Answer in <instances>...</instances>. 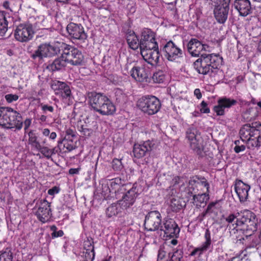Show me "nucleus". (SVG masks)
Wrapping results in <instances>:
<instances>
[{"instance_id":"obj_12","label":"nucleus","mask_w":261,"mask_h":261,"mask_svg":"<svg viewBox=\"0 0 261 261\" xmlns=\"http://www.w3.org/2000/svg\"><path fill=\"white\" fill-rule=\"evenodd\" d=\"M131 76L139 82H147L150 74L149 67L144 64L133 67L130 71Z\"/></svg>"},{"instance_id":"obj_35","label":"nucleus","mask_w":261,"mask_h":261,"mask_svg":"<svg viewBox=\"0 0 261 261\" xmlns=\"http://www.w3.org/2000/svg\"><path fill=\"white\" fill-rule=\"evenodd\" d=\"M166 78L167 75L162 70L155 72L152 76L153 81L156 83H163L166 81Z\"/></svg>"},{"instance_id":"obj_41","label":"nucleus","mask_w":261,"mask_h":261,"mask_svg":"<svg viewBox=\"0 0 261 261\" xmlns=\"http://www.w3.org/2000/svg\"><path fill=\"white\" fill-rule=\"evenodd\" d=\"M215 112L218 116H222L224 115L225 109L222 107V104L218 100V105L215 106L214 108Z\"/></svg>"},{"instance_id":"obj_6","label":"nucleus","mask_w":261,"mask_h":261,"mask_svg":"<svg viewBox=\"0 0 261 261\" xmlns=\"http://www.w3.org/2000/svg\"><path fill=\"white\" fill-rule=\"evenodd\" d=\"M22 125V119L20 114L11 108L7 107V115L5 117L3 126L8 128H16L20 129Z\"/></svg>"},{"instance_id":"obj_32","label":"nucleus","mask_w":261,"mask_h":261,"mask_svg":"<svg viewBox=\"0 0 261 261\" xmlns=\"http://www.w3.org/2000/svg\"><path fill=\"white\" fill-rule=\"evenodd\" d=\"M258 115V112L256 110L251 108L247 110L243 113V117L247 121H250L254 120Z\"/></svg>"},{"instance_id":"obj_5","label":"nucleus","mask_w":261,"mask_h":261,"mask_svg":"<svg viewBox=\"0 0 261 261\" xmlns=\"http://www.w3.org/2000/svg\"><path fill=\"white\" fill-rule=\"evenodd\" d=\"M60 48L54 43H43L40 44L37 49L31 55L33 59L51 57L60 51Z\"/></svg>"},{"instance_id":"obj_59","label":"nucleus","mask_w":261,"mask_h":261,"mask_svg":"<svg viewBox=\"0 0 261 261\" xmlns=\"http://www.w3.org/2000/svg\"><path fill=\"white\" fill-rule=\"evenodd\" d=\"M32 120L30 119H27L24 121V129L25 130L28 129L31 125Z\"/></svg>"},{"instance_id":"obj_11","label":"nucleus","mask_w":261,"mask_h":261,"mask_svg":"<svg viewBox=\"0 0 261 261\" xmlns=\"http://www.w3.org/2000/svg\"><path fill=\"white\" fill-rule=\"evenodd\" d=\"M34 31L31 24H21L17 27L14 33L15 39L21 42H27L33 37Z\"/></svg>"},{"instance_id":"obj_26","label":"nucleus","mask_w":261,"mask_h":261,"mask_svg":"<svg viewBox=\"0 0 261 261\" xmlns=\"http://www.w3.org/2000/svg\"><path fill=\"white\" fill-rule=\"evenodd\" d=\"M116 111V107L111 100L107 97L97 112L102 115H110Z\"/></svg>"},{"instance_id":"obj_9","label":"nucleus","mask_w":261,"mask_h":261,"mask_svg":"<svg viewBox=\"0 0 261 261\" xmlns=\"http://www.w3.org/2000/svg\"><path fill=\"white\" fill-rule=\"evenodd\" d=\"M164 57L170 61H175L182 57V50L172 41L167 42L162 49Z\"/></svg>"},{"instance_id":"obj_7","label":"nucleus","mask_w":261,"mask_h":261,"mask_svg":"<svg viewBox=\"0 0 261 261\" xmlns=\"http://www.w3.org/2000/svg\"><path fill=\"white\" fill-rule=\"evenodd\" d=\"M142 192V189L141 186L134 184L130 190L123 195L122 199L118 202L124 210L127 209L134 204L137 197Z\"/></svg>"},{"instance_id":"obj_29","label":"nucleus","mask_w":261,"mask_h":261,"mask_svg":"<svg viewBox=\"0 0 261 261\" xmlns=\"http://www.w3.org/2000/svg\"><path fill=\"white\" fill-rule=\"evenodd\" d=\"M123 210H124L123 208L122 207V206L118 201V202L112 204L107 208L106 215L108 217L111 218L116 216L121 213Z\"/></svg>"},{"instance_id":"obj_23","label":"nucleus","mask_w":261,"mask_h":261,"mask_svg":"<svg viewBox=\"0 0 261 261\" xmlns=\"http://www.w3.org/2000/svg\"><path fill=\"white\" fill-rule=\"evenodd\" d=\"M233 5L241 16H246L251 13L249 0H234Z\"/></svg>"},{"instance_id":"obj_10","label":"nucleus","mask_w":261,"mask_h":261,"mask_svg":"<svg viewBox=\"0 0 261 261\" xmlns=\"http://www.w3.org/2000/svg\"><path fill=\"white\" fill-rule=\"evenodd\" d=\"M63 53L68 63L71 65H80L83 62L84 56L81 51L76 48L73 47L66 48Z\"/></svg>"},{"instance_id":"obj_27","label":"nucleus","mask_w":261,"mask_h":261,"mask_svg":"<svg viewBox=\"0 0 261 261\" xmlns=\"http://www.w3.org/2000/svg\"><path fill=\"white\" fill-rule=\"evenodd\" d=\"M67 64L68 63L65 59V56L63 53L59 58L56 59L51 64L48 65L47 68L52 71L59 70L65 67Z\"/></svg>"},{"instance_id":"obj_48","label":"nucleus","mask_w":261,"mask_h":261,"mask_svg":"<svg viewBox=\"0 0 261 261\" xmlns=\"http://www.w3.org/2000/svg\"><path fill=\"white\" fill-rule=\"evenodd\" d=\"M240 141L239 140H236L234 141V144L236 145V146L234 148V150L237 153L244 151L246 148L244 145H240Z\"/></svg>"},{"instance_id":"obj_54","label":"nucleus","mask_w":261,"mask_h":261,"mask_svg":"<svg viewBox=\"0 0 261 261\" xmlns=\"http://www.w3.org/2000/svg\"><path fill=\"white\" fill-rule=\"evenodd\" d=\"M60 191V188L58 187H54L51 189L48 190V194L50 195H54L55 194H58Z\"/></svg>"},{"instance_id":"obj_14","label":"nucleus","mask_w":261,"mask_h":261,"mask_svg":"<svg viewBox=\"0 0 261 261\" xmlns=\"http://www.w3.org/2000/svg\"><path fill=\"white\" fill-rule=\"evenodd\" d=\"M51 87L55 94L60 97L63 100H66L71 96V92L70 87L64 82L59 81H54L51 84Z\"/></svg>"},{"instance_id":"obj_51","label":"nucleus","mask_w":261,"mask_h":261,"mask_svg":"<svg viewBox=\"0 0 261 261\" xmlns=\"http://www.w3.org/2000/svg\"><path fill=\"white\" fill-rule=\"evenodd\" d=\"M84 253L85 261H93L95 257L94 251H85Z\"/></svg>"},{"instance_id":"obj_45","label":"nucleus","mask_w":261,"mask_h":261,"mask_svg":"<svg viewBox=\"0 0 261 261\" xmlns=\"http://www.w3.org/2000/svg\"><path fill=\"white\" fill-rule=\"evenodd\" d=\"M7 107H0V125L3 126L5 117L7 115Z\"/></svg>"},{"instance_id":"obj_8","label":"nucleus","mask_w":261,"mask_h":261,"mask_svg":"<svg viewBox=\"0 0 261 261\" xmlns=\"http://www.w3.org/2000/svg\"><path fill=\"white\" fill-rule=\"evenodd\" d=\"M186 138L188 140L190 147L194 151L199 153L203 149V140L199 132L194 128L188 129L186 133Z\"/></svg>"},{"instance_id":"obj_22","label":"nucleus","mask_w":261,"mask_h":261,"mask_svg":"<svg viewBox=\"0 0 261 261\" xmlns=\"http://www.w3.org/2000/svg\"><path fill=\"white\" fill-rule=\"evenodd\" d=\"M229 10V7L227 5L222 4L215 7L214 13L218 22L221 24L225 22L228 17Z\"/></svg>"},{"instance_id":"obj_34","label":"nucleus","mask_w":261,"mask_h":261,"mask_svg":"<svg viewBox=\"0 0 261 261\" xmlns=\"http://www.w3.org/2000/svg\"><path fill=\"white\" fill-rule=\"evenodd\" d=\"M29 136V144H30L32 147L37 149V148H39L40 143L37 141V137L35 133L34 130H30L28 133Z\"/></svg>"},{"instance_id":"obj_40","label":"nucleus","mask_w":261,"mask_h":261,"mask_svg":"<svg viewBox=\"0 0 261 261\" xmlns=\"http://www.w3.org/2000/svg\"><path fill=\"white\" fill-rule=\"evenodd\" d=\"M0 261H12V254L11 251H5L0 254Z\"/></svg>"},{"instance_id":"obj_49","label":"nucleus","mask_w":261,"mask_h":261,"mask_svg":"<svg viewBox=\"0 0 261 261\" xmlns=\"http://www.w3.org/2000/svg\"><path fill=\"white\" fill-rule=\"evenodd\" d=\"M121 184V180L120 178H116L112 180L111 182V186L113 189H119L120 188V185Z\"/></svg>"},{"instance_id":"obj_33","label":"nucleus","mask_w":261,"mask_h":261,"mask_svg":"<svg viewBox=\"0 0 261 261\" xmlns=\"http://www.w3.org/2000/svg\"><path fill=\"white\" fill-rule=\"evenodd\" d=\"M8 30V23L3 11H0V36H3Z\"/></svg>"},{"instance_id":"obj_1","label":"nucleus","mask_w":261,"mask_h":261,"mask_svg":"<svg viewBox=\"0 0 261 261\" xmlns=\"http://www.w3.org/2000/svg\"><path fill=\"white\" fill-rule=\"evenodd\" d=\"M225 221L234 233L238 231L243 233L249 231L253 232L257 229V219L253 212L248 210L243 211L241 215L231 214L225 218Z\"/></svg>"},{"instance_id":"obj_15","label":"nucleus","mask_w":261,"mask_h":261,"mask_svg":"<svg viewBox=\"0 0 261 261\" xmlns=\"http://www.w3.org/2000/svg\"><path fill=\"white\" fill-rule=\"evenodd\" d=\"M158 45V43L155 40V35L153 32L150 29H144L141 33L140 49L146 47L153 48Z\"/></svg>"},{"instance_id":"obj_25","label":"nucleus","mask_w":261,"mask_h":261,"mask_svg":"<svg viewBox=\"0 0 261 261\" xmlns=\"http://www.w3.org/2000/svg\"><path fill=\"white\" fill-rule=\"evenodd\" d=\"M201 42L196 39H191L187 44L188 52L193 57L201 55Z\"/></svg>"},{"instance_id":"obj_52","label":"nucleus","mask_w":261,"mask_h":261,"mask_svg":"<svg viewBox=\"0 0 261 261\" xmlns=\"http://www.w3.org/2000/svg\"><path fill=\"white\" fill-rule=\"evenodd\" d=\"M200 111L203 113H208L210 112V109L207 107V103L204 101H202L200 103Z\"/></svg>"},{"instance_id":"obj_17","label":"nucleus","mask_w":261,"mask_h":261,"mask_svg":"<svg viewBox=\"0 0 261 261\" xmlns=\"http://www.w3.org/2000/svg\"><path fill=\"white\" fill-rule=\"evenodd\" d=\"M140 51L143 58L148 63L153 66L158 64L160 58L158 45L153 48L146 47L140 49Z\"/></svg>"},{"instance_id":"obj_2","label":"nucleus","mask_w":261,"mask_h":261,"mask_svg":"<svg viewBox=\"0 0 261 261\" xmlns=\"http://www.w3.org/2000/svg\"><path fill=\"white\" fill-rule=\"evenodd\" d=\"M240 135L243 141L247 142L249 148L254 149L261 146V124H246L240 129Z\"/></svg>"},{"instance_id":"obj_19","label":"nucleus","mask_w":261,"mask_h":261,"mask_svg":"<svg viewBox=\"0 0 261 261\" xmlns=\"http://www.w3.org/2000/svg\"><path fill=\"white\" fill-rule=\"evenodd\" d=\"M67 31L71 37L83 41L87 38V35L81 24L70 23L66 28Z\"/></svg>"},{"instance_id":"obj_46","label":"nucleus","mask_w":261,"mask_h":261,"mask_svg":"<svg viewBox=\"0 0 261 261\" xmlns=\"http://www.w3.org/2000/svg\"><path fill=\"white\" fill-rule=\"evenodd\" d=\"M92 244L93 242L89 240L84 241V248L86 251H94V246Z\"/></svg>"},{"instance_id":"obj_20","label":"nucleus","mask_w":261,"mask_h":261,"mask_svg":"<svg viewBox=\"0 0 261 261\" xmlns=\"http://www.w3.org/2000/svg\"><path fill=\"white\" fill-rule=\"evenodd\" d=\"M154 144L149 140L141 143L135 144L134 146L133 153L135 158L140 159L145 156L146 152L151 151Z\"/></svg>"},{"instance_id":"obj_55","label":"nucleus","mask_w":261,"mask_h":261,"mask_svg":"<svg viewBox=\"0 0 261 261\" xmlns=\"http://www.w3.org/2000/svg\"><path fill=\"white\" fill-rule=\"evenodd\" d=\"M64 147L68 151H70L74 149V146L72 145L71 142L67 141L64 143Z\"/></svg>"},{"instance_id":"obj_43","label":"nucleus","mask_w":261,"mask_h":261,"mask_svg":"<svg viewBox=\"0 0 261 261\" xmlns=\"http://www.w3.org/2000/svg\"><path fill=\"white\" fill-rule=\"evenodd\" d=\"M182 254L180 251L176 250L171 255V261H181Z\"/></svg>"},{"instance_id":"obj_53","label":"nucleus","mask_w":261,"mask_h":261,"mask_svg":"<svg viewBox=\"0 0 261 261\" xmlns=\"http://www.w3.org/2000/svg\"><path fill=\"white\" fill-rule=\"evenodd\" d=\"M205 251L204 250L202 249V247L200 246L199 247L195 248L190 254V255L194 256L197 254H198L199 255L202 254V253Z\"/></svg>"},{"instance_id":"obj_56","label":"nucleus","mask_w":261,"mask_h":261,"mask_svg":"<svg viewBox=\"0 0 261 261\" xmlns=\"http://www.w3.org/2000/svg\"><path fill=\"white\" fill-rule=\"evenodd\" d=\"M201 53L202 51L211 52L212 50V47L206 44H202L201 43Z\"/></svg>"},{"instance_id":"obj_38","label":"nucleus","mask_w":261,"mask_h":261,"mask_svg":"<svg viewBox=\"0 0 261 261\" xmlns=\"http://www.w3.org/2000/svg\"><path fill=\"white\" fill-rule=\"evenodd\" d=\"M81 121L79 122L78 127H79V130L83 133V134L87 136H89L93 132L92 129L89 128L87 124L83 125L81 124Z\"/></svg>"},{"instance_id":"obj_16","label":"nucleus","mask_w":261,"mask_h":261,"mask_svg":"<svg viewBox=\"0 0 261 261\" xmlns=\"http://www.w3.org/2000/svg\"><path fill=\"white\" fill-rule=\"evenodd\" d=\"M160 229L164 231L165 236L170 238L177 237L180 231L177 224L171 219L164 220Z\"/></svg>"},{"instance_id":"obj_13","label":"nucleus","mask_w":261,"mask_h":261,"mask_svg":"<svg viewBox=\"0 0 261 261\" xmlns=\"http://www.w3.org/2000/svg\"><path fill=\"white\" fill-rule=\"evenodd\" d=\"M161 214L156 211L150 212L145 217V228L148 231H155L161 227Z\"/></svg>"},{"instance_id":"obj_58","label":"nucleus","mask_w":261,"mask_h":261,"mask_svg":"<svg viewBox=\"0 0 261 261\" xmlns=\"http://www.w3.org/2000/svg\"><path fill=\"white\" fill-rule=\"evenodd\" d=\"M257 101H256V99L254 98H252L250 102H248V101H246L245 100L244 101H242V106H249L250 103H252L253 105H255L256 104Z\"/></svg>"},{"instance_id":"obj_64","label":"nucleus","mask_w":261,"mask_h":261,"mask_svg":"<svg viewBox=\"0 0 261 261\" xmlns=\"http://www.w3.org/2000/svg\"><path fill=\"white\" fill-rule=\"evenodd\" d=\"M42 134L45 137H48L50 134V130L48 128L42 129Z\"/></svg>"},{"instance_id":"obj_28","label":"nucleus","mask_w":261,"mask_h":261,"mask_svg":"<svg viewBox=\"0 0 261 261\" xmlns=\"http://www.w3.org/2000/svg\"><path fill=\"white\" fill-rule=\"evenodd\" d=\"M186 205L185 201L180 196L173 195L170 198V206L172 211L177 212Z\"/></svg>"},{"instance_id":"obj_4","label":"nucleus","mask_w":261,"mask_h":261,"mask_svg":"<svg viewBox=\"0 0 261 261\" xmlns=\"http://www.w3.org/2000/svg\"><path fill=\"white\" fill-rule=\"evenodd\" d=\"M138 108L148 115L156 113L160 109L161 103L158 98L154 96H143L138 101Z\"/></svg>"},{"instance_id":"obj_24","label":"nucleus","mask_w":261,"mask_h":261,"mask_svg":"<svg viewBox=\"0 0 261 261\" xmlns=\"http://www.w3.org/2000/svg\"><path fill=\"white\" fill-rule=\"evenodd\" d=\"M107 97L100 93L92 92L89 94V101L91 107L96 112L100 108Z\"/></svg>"},{"instance_id":"obj_18","label":"nucleus","mask_w":261,"mask_h":261,"mask_svg":"<svg viewBox=\"0 0 261 261\" xmlns=\"http://www.w3.org/2000/svg\"><path fill=\"white\" fill-rule=\"evenodd\" d=\"M50 204L46 200H41L36 212V215L41 222L45 223L48 221L51 216Z\"/></svg>"},{"instance_id":"obj_63","label":"nucleus","mask_w":261,"mask_h":261,"mask_svg":"<svg viewBox=\"0 0 261 261\" xmlns=\"http://www.w3.org/2000/svg\"><path fill=\"white\" fill-rule=\"evenodd\" d=\"M80 170V168H71L69 170V173L72 175L78 174L79 173Z\"/></svg>"},{"instance_id":"obj_42","label":"nucleus","mask_w":261,"mask_h":261,"mask_svg":"<svg viewBox=\"0 0 261 261\" xmlns=\"http://www.w3.org/2000/svg\"><path fill=\"white\" fill-rule=\"evenodd\" d=\"M50 229L53 231L51 233L52 238H56L58 237H62L64 234V232L62 230H60L59 231H56L57 227L55 225H53L50 227Z\"/></svg>"},{"instance_id":"obj_31","label":"nucleus","mask_w":261,"mask_h":261,"mask_svg":"<svg viewBox=\"0 0 261 261\" xmlns=\"http://www.w3.org/2000/svg\"><path fill=\"white\" fill-rule=\"evenodd\" d=\"M208 199V195L206 193L194 195L193 196L194 204L197 207H200L202 204H205Z\"/></svg>"},{"instance_id":"obj_57","label":"nucleus","mask_w":261,"mask_h":261,"mask_svg":"<svg viewBox=\"0 0 261 261\" xmlns=\"http://www.w3.org/2000/svg\"><path fill=\"white\" fill-rule=\"evenodd\" d=\"M211 241L205 240V242L201 245V247L205 251H206L210 247Z\"/></svg>"},{"instance_id":"obj_60","label":"nucleus","mask_w":261,"mask_h":261,"mask_svg":"<svg viewBox=\"0 0 261 261\" xmlns=\"http://www.w3.org/2000/svg\"><path fill=\"white\" fill-rule=\"evenodd\" d=\"M42 109L44 111H49L53 112L54 111V108L52 106H49L47 105H44L42 107Z\"/></svg>"},{"instance_id":"obj_62","label":"nucleus","mask_w":261,"mask_h":261,"mask_svg":"<svg viewBox=\"0 0 261 261\" xmlns=\"http://www.w3.org/2000/svg\"><path fill=\"white\" fill-rule=\"evenodd\" d=\"M194 95L196 96L198 99H200L202 97V95L199 89H196L194 91Z\"/></svg>"},{"instance_id":"obj_37","label":"nucleus","mask_w":261,"mask_h":261,"mask_svg":"<svg viewBox=\"0 0 261 261\" xmlns=\"http://www.w3.org/2000/svg\"><path fill=\"white\" fill-rule=\"evenodd\" d=\"M171 184L172 186L170 187L171 191L175 190L177 188H179V187L184 184V178L179 176H175L172 179Z\"/></svg>"},{"instance_id":"obj_61","label":"nucleus","mask_w":261,"mask_h":261,"mask_svg":"<svg viewBox=\"0 0 261 261\" xmlns=\"http://www.w3.org/2000/svg\"><path fill=\"white\" fill-rule=\"evenodd\" d=\"M204 238H205V240L206 241H211V233L208 229H206L205 230V232L204 233Z\"/></svg>"},{"instance_id":"obj_3","label":"nucleus","mask_w":261,"mask_h":261,"mask_svg":"<svg viewBox=\"0 0 261 261\" xmlns=\"http://www.w3.org/2000/svg\"><path fill=\"white\" fill-rule=\"evenodd\" d=\"M222 58L218 54H201V58L194 62V68L202 74L212 72L222 63Z\"/></svg>"},{"instance_id":"obj_36","label":"nucleus","mask_w":261,"mask_h":261,"mask_svg":"<svg viewBox=\"0 0 261 261\" xmlns=\"http://www.w3.org/2000/svg\"><path fill=\"white\" fill-rule=\"evenodd\" d=\"M218 101L222 104V107H223L224 109L229 108L237 103L236 100L226 97L221 98L219 99Z\"/></svg>"},{"instance_id":"obj_39","label":"nucleus","mask_w":261,"mask_h":261,"mask_svg":"<svg viewBox=\"0 0 261 261\" xmlns=\"http://www.w3.org/2000/svg\"><path fill=\"white\" fill-rule=\"evenodd\" d=\"M37 149L48 159L50 158L53 154L52 150L45 146L42 147L40 145L39 148H37Z\"/></svg>"},{"instance_id":"obj_44","label":"nucleus","mask_w":261,"mask_h":261,"mask_svg":"<svg viewBox=\"0 0 261 261\" xmlns=\"http://www.w3.org/2000/svg\"><path fill=\"white\" fill-rule=\"evenodd\" d=\"M19 97L18 95L13 94H8L5 96V99L8 103H12L13 101H17Z\"/></svg>"},{"instance_id":"obj_50","label":"nucleus","mask_w":261,"mask_h":261,"mask_svg":"<svg viewBox=\"0 0 261 261\" xmlns=\"http://www.w3.org/2000/svg\"><path fill=\"white\" fill-rule=\"evenodd\" d=\"M166 251L164 247H160L158 254V260L162 261L165 257Z\"/></svg>"},{"instance_id":"obj_30","label":"nucleus","mask_w":261,"mask_h":261,"mask_svg":"<svg viewBox=\"0 0 261 261\" xmlns=\"http://www.w3.org/2000/svg\"><path fill=\"white\" fill-rule=\"evenodd\" d=\"M127 42L130 48L134 50L140 47L139 39L134 33H130L127 35Z\"/></svg>"},{"instance_id":"obj_47","label":"nucleus","mask_w":261,"mask_h":261,"mask_svg":"<svg viewBox=\"0 0 261 261\" xmlns=\"http://www.w3.org/2000/svg\"><path fill=\"white\" fill-rule=\"evenodd\" d=\"M112 167L114 170L119 171L122 168L123 166L120 160L115 159L113 161Z\"/></svg>"},{"instance_id":"obj_21","label":"nucleus","mask_w":261,"mask_h":261,"mask_svg":"<svg viewBox=\"0 0 261 261\" xmlns=\"http://www.w3.org/2000/svg\"><path fill=\"white\" fill-rule=\"evenodd\" d=\"M250 189V186L243 182L242 180H237L236 181L234 190L240 202H245L247 200Z\"/></svg>"}]
</instances>
